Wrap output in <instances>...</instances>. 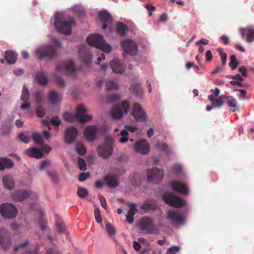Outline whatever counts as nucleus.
Returning <instances> with one entry per match:
<instances>
[{"mask_svg":"<svg viewBox=\"0 0 254 254\" xmlns=\"http://www.w3.org/2000/svg\"><path fill=\"white\" fill-rule=\"evenodd\" d=\"M32 139L35 144L38 145H42L43 144V139L41 135L37 132L33 133L32 134Z\"/></svg>","mask_w":254,"mask_h":254,"instance_id":"obj_39","label":"nucleus"},{"mask_svg":"<svg viewBox=\"0 0 254 254\" xmlns=\"http://www.w3.org/2000/svg\"><path fill=\"white\" fill-rule=\"evenodd\" d=\"M56 229L60 234H63L65 231V225L62 220L60 216L57 213L54 214Z\"/></svg>","mask_w":254,"mask_h":254,"instance_id":"obj_25","label":"nucleus"},{"mask_svg":"<svg viewBox=\"0 0 254 254\" xmlns=\"http://www.w3.org/2000/svg\"><path fill=\"white\" fill-rule=\"evenodd\" d=\"M239 72H241L244 77L247 76V69L244 66H242L239 68Z\"/></svg>","mask_w":254,"mask_h":254,"instance_id":"obj_63","label":"nucleus"},{"mask_svg":"<svg viewBox=\"0 0 254 254\" xmlns=\"http://www.w3.org/2000/svg\"><path fill=\"white\" fill-rule=\"evenodd\" d=\"M76 151L79 155H84L86 152V149L83 144L78 142L76 144Z\"/></svg>","mask_w":254,"mask_h":254,"instance_id":"obj_43","label":"nucleus"},{"mask_svg":"<svg viewBox=\"0 0 254 254\" xmlns=\"http://www.w3.org/2000/svg\"><path fill=\"white\" fill-rule=\"evenodd\" d=\"M110 66L113 71L116 73H122L125 70L123 64L118 59L112 60L110 63Z\"/></svg>","mask_w":254,"mask_h":254,"instance_id":"obj_23","label":"nucleus"},{"mask_svg":"<svg viewBox=\"0 0 254 254\" xmlns=\"http://www.w3.org/2000/svg\"><path fill=\"white\" fill-rule=\"evenodd\" d=\"M2 183L4 187L8 190H12L14 187V180L10 175L3 177Z\"/></svg>","mask_w":254,"mask_h":254,"instance_id":"obj_32","label":"nucleus"},{"mask_svg":"<svg viewBox=\"0 0 254 254\" xmlns=\"http://www.w3.org/2000/svg\"><path fill=\"white\" fill-rule=\"evenodd\" d=\"M227 103L230 107L234 108L233 111H235L236 109L237 108L236 101L235 99H231V100H228L227 102Z\"/></svg>","mask_w":254,"mask_h":254,"instance_id":"obj_56","label":"nucleus"},{"mask_svg":"<svg viewBox=\"0 0 254 254\" xmlns=\"http://www.w3.org/2000/svg\"><path fill=\"white\" fill-rule=\"evenodd\" d=\"M98 130V127L96 126H87L84 131L86 139L89 141H93L96 138Z\"/></svg>","mask_w":254,"mask_h":254,"instance_id":"obj_20","label":"nucleus"},{"mask_svg":"<svg viewBox=\"0 0 254 254\" xmlns=\"http://www.w3.org/2000/svg\"><path fill=\"white\" fill-rule=\"evenodd\" d=\"M36 115L39 118H43L45 114V111L41 105H39L36 109Z\"/></svg>","mask_w":254,"mask_h":254,"instance_id":"obj_50","label":"nucleus"},{"mask_svg":"<svg viewBox=\"0 0 254 254\" xmlns=\"http://www.w3.org/2000/svg\"><path fill=\"white\" fill-rule=\"evenodd\" d=\"M57 68L59 71L63 70L67 72L71 76H76L74 62L71 60L64 63L62 65H58Z\"/></svg>","mask_w":254,"mask_h":254,"instance_id":"obj_15","label":"nucleus"},{"mask_svg":"<svg viewBox=\"0 0 254 254\" xmlns=\"http://www.w3.org/2000/svg\"><path fill=\"white\" fill-rule=\"evenodd\" d=\"M62 96L54 90L49 91V104L56 105L62 100Z\"/></svg>","mask_w":254,"mask_h":254,"instance_id":"obj_28","label":"nucleus"},{"mask_svg":"<svg viewBox=\"0 0 254 254\" xmlns=\"http://www.w3.org/2000/svg\"><path fill=\"white\" fill-rule=\"evenodd\" d=\"M128 206L130 209L128 210L127 214L126 216V220L129 224L133 222V216L137 211L136 205L134 203H129Z\"/></svg>","mask_w":254,"mask_h":254,"instance_id":"obj_27","label":"nucleus"},{"mask_svg":"<svg viewBox=\"0 0 254 254\" xmlns=\"http://www.w3.org/2000/svg\"><path fill=\"white\" fill-rule=\"evenodd\" d=\"M164 176V171L162 170L154 168L148 170L147 177L148 182L158 183Z\"/></svg>","mask_w":254,"mask_h":254,"instance_id":"obj_9","label":"nucleus"},{"mask_svg":"<svg viewBox=\"0 0 254 254\" xmlns=\"http://www.w3.org/2000/svg\"><path fill=\"white\" fill-rule=\"evenodd\" d=\"M52 44L49 45V59L52 58L56 55V51L58 48H61L62 43L56 38H52Z\"/></svg>","mask_w":254,"mask_h":254,"instance_id":"obj_24","label":"nucleus"},{"mask_svg":"<svg viewBox=\"0 0 254 254\" xmlns=\"http://www.w3.org/2000/svg\"><path fill=\"white\" fill-rule=\"evenodd\" d=\"M121 45L125 53L131 56H134L137 54V47L136 43L132 40H126L122 42Z\"/></svg>","mask_w":254,"mask_h":254,"instance_id":"obj_10","label":"nucleus"},{"mask_svg":"<svg viewBox=\"0 0 254 254\" xmlns=\"http://www.w3.org/2000/svg\"><path fill=\"white\" fill-rule=\"evenodd\" d=\"M13 165L12 161L7 158H0V170H3L5 168H10Z\"/></svg>","mask_w":254,"mask_h":254,"instance_id":"obj_35","label":"nucleus"},{"mask_svg":"<svg viewBox=\"0 0 254 254\" xmlns=\"http://www.w3.org/2000/svg\"><path fill=\"white\" fill-rule=\"evenodd\" d=\"M98 16L100 20L104 23L103 29H106L108 25L112 23V15L107 11H100L98 13Z\"/></svg>","mask_w":254,"mask_h":254,"instance_id":"obj_19","label":"nucleus"},{"mask_svg":"<svg viewBox=\"0 0 254 254\" xmlns=\"http://www.w3.org/2000/svg\"><path fill=\"white\" fill-rule=\"evenodd\" d=\"M19 139L23 142L27 143L29 141V137L23 133H20L19 134Z\"/></svg>","mask_w":254,"mask_h":254,"instance_id":"obj_60","label":"nucleus"},{"mask_svg":"<svg viewBox=\"0 0 254 254\" xmlns=\"http://www.w3.org/2000/svg\"><path fill=\"white\" fill-rule=\"evenodd\" d=\"M162 199L168 205L176 208H180L185 205L184 200L171 193L164 194Z\"/></svg>","mask_w":254,"mask_h":254,"instance_id":"obj_7","label":"nucleus"},{"mask_svg":"<svg viewBox=\"0 0 254 254\" xmlns=\"http://www.w3.org/2000/svg\"><path fill=\"white\" fill-rule=\"evenodd\" d=\"M77 195L81 198H84L88 195V191L87 189L79 188L77 190Z\"/></svg>","mask_w":254,"mask_h":254,"instance_id":"obj_47","label":"nucleus"},{"mask_svg":"<svg viewBox=\"0 0 254 254\" xmlns=\"http://www.w3.org/2000/svg\"><path fill=\"white\" fill-rule=\"evenodd\" d=\"M104 181L106 184L109 188H115L119 185L118 178L113 175L110 174L107 175L104 178Z\"/></svg>","mask_w":254,"mask_h":254,"instance_id":"obj_26","label":"nucleus"},{"mask_svg":"<svg viewBox=\"0 0 254 254\" xmlns=\"http://www.w3.org/2000/svg\"><path fill=\"white\" fill-rule=\"evenodd\" d=\"M118 88V84L113 81H108L106 83V89L107 90H114Z\"/></svg>","mask_w":254,"mask_h":254,"instance_id":"obj_44","label":"nucleus"},{"mask_svg":"<svg viewBox=\"0 0 254 254\" xmlns=\"http://www.w3.org/2000/svg\"><path fill=\"white\" fill-rule=\"evenodd\" d=\"M230 62L229 66L232 70H235L239 65V62L237 60L236 56L232 55L230 57Z\"/></svg>","mask_w":254,"mask_h":254,"instance_id":"obj_42","label":"nucleus"},{"mask_svg":"<svg viewBox=\"0 0 254 254\" xmlns=\"http://www.w3.org/2000/svg\"><path fill=\"white\" fill-rule=\"evenodd\" d=\"M61 120L58 117H55L52 118L50 122H49V124L50 123L55 127L59 126L61 124Z\"/></svg>","mask_w":254,"mask_h":254,"instance_id":"obj_54","label":"nucleus"},{"mask_svg":"<svg viewBox=\"0 0 254 254\" xmlns=\"http://www.w3.org/2000/svg\"><path fill=\"white\" fill-rule=\"evenodd\" d=\"M180 251V248L178 246H173L170 248L167 252L166 254H175V252H178Z\"/></svg>","mask_w":254,"mask_h":254,"instance_id":"obj_55","label":"nucleus"},{"mask_svg":"<svg viewBox=\"0 0 254 254\" xmlns=\"http://www.w3.org/2000/svg\"><path fill=\"white\" fill-rule=\"evenodd\" d=\"M101 205L105 209H106L107 208V203H106V200L105 198V197L103 196L99 195V196Z\"/></svg>","mask_w":254,"mask_h":254,"instance_id":"obj_61","label":"nucleus"},{"mask_svg":"<svg viewBox=\"0 0 254 254\" xmlns=\"http://www.w3.org/2000/svg\"><path fill=\"white\" fill-rule=\"evenodd\" d=\"M130 90L132 92L136 95L138 97H141L142 94V90L139 84H132L130 86Z\"/></svg>","mask_w":254,"mask_h":254,"instance_id":"obj_37","label":"nucleus"},{"mask_svg":"<svg viewBox=\"0 0 254 254\" xmlns=\"http://www.w3.org/2000/svg\"><path fill=\"white\" fill-rule=\"evenodd\" d=\"M171 187L174 191L182 194H188L189 192L188 187L184 183L179 181H173L171 183Z\"/></svg>","mask_w":254,"mask_h":254,"instance_id":"obj_18","label":"nucleus"},{"mask_svg":"<svg viewBox=\"0 0 254 254\" xmlns=\"http://www.w3.org/2000/svg\"><path fill=\"white\" fill-rule=\"evenodd\" d=\"M53 238L49 236V254H61L57 247L53 243Z\"/></svg>","mask_w":254,"mask_h":254,"instance_id":"obj_34","label":"nucleus"},{"mask_svg":"<svg viewBox=\"0 0 254 254\" xmlns=\"http://www.w3.org/2000/svg\"><path fill=\"white\" fill-rule=\"evenodd\" d=\"M35 54L40 60L48 56V45H45L36 49Z\"/></svg>","mask_w":254,"mask_h":254,"instance_id":"obj_30","label":"nucleus"},{"mask_svg":"<svg viewBox=\"0 0 254 254\" xmlns=\"http://www.w3.org/2000/svg\"><path fill=\"white\" fill-rule=\"evenodd\" d=\"M131 115L137 122H145L146 121L147 115L138 103L133 104Z\"/></svg>","mask_w":254,"mask_h":254,"instance_id":"obj_8","label":"nucleus"},{"mask_svg":"<svg viewBox=\"0 0 254 254\" xmlns=\"http://www.w3.org/2000/svg\"><path fill=\"white\" fill-rule=\"evenodd\" d=\"M5 59L7 64H12L17 60V55L13 51H7L5 53Z\"/></svg>","mask_w":254,"mask_h":254,"instance_id":"obj_31","label":"nucleus"},{"mask_svg":"<svg viewBox=\"0 0 254 254\" xmlns=\"http://www.w3.org/2000/svg\"><path fill=\"white\" fill-rule=\"evenodd\" d=\"M77 129L72 126L68 127L65 133V141L67 143H70L74 141L77 135Z\"/></svg>","mask_w":254,"mask_h":254,"instance_id":"obj_21","label":"nucleus"},{"mask_svg":"<svg viewBox=\"0 0 254 254\" xmlns=\"http://www.w3.org/2000/svg\"><path fill=\"white\" fill-rule=\"evenodd\" d=\"M138 225L140 229L147 234H156L158 233V228L150 218L144 217L141 218Z\"/></svg>","mask_w":254,"mask_h":254,"instance_id":"obj_4","label":"nucleus"},{"mask_svg":"<svg viewBox=\"0 0 254 254\" xmlns=\"http://www.w3.org/2000/svg\"><path fill=\"white\" fill-rule=\"evenodd\" d=\"M217 51L219 53L221 59L222 61V64L223 66H225L226 64V60H227V54L223 52L222 49L221 48H218L217 49Z\"/></svg>","mask_w":254,"mask_h":254,"instance_id":"obj_46","label":"nucleus"},{"mask_svg":"<svg viewBox=\"0 0 254 254\" xmlns=\"http://www.w3.org/2000/svg\"><path fill=\"white\" fill-rule=\"evenodd\" d=\"M167 219L176 225H183L185 223V217L175 211L169 210L168 212Z\"/></svg>","mask_w":254,"mask_h":254,"instance_id":"obj_11","label":"nucleus"},{"mask_svg":"<svg viewBox=\"0 0 254 254\" xmlns=\"http://www.w3.org/2000/svg\"><path fill=\"white\" fill-rule=\"evenodd\" d=\"M63 117L64 119L67 121L72 122V116L68 113H64L63 115Z\"/></svg>","mask_w":254,"mask_h":254,"instance_id":"obj_64","label":"nucleus"},{"mask_svg":"<svg viewBox=\"0 0 254 254\" xmlns=\"http://www.w3.org/2000/svg\"><path fill=\"white\" fill-rule=\"evenodd\" d=\"M222 97H223L225 99H227V97L225 96H221L219 98H217V99L215 100V102L214 103H215L216 106L218 107H221L224 103L223 101L221 99Z\"/></svg>","mask_w":254,"mask_h":254,"instance_id":"obj_59","label":"nucleus"},{"mask_svg":"<svg viewBox=\"0 0 254 254\" xmlns=\"http://www.w3.org/2000/svg\"><path fill=\"white\" fill-rule=\"evenodd\" d=\"M0 214L4 219H13L17 216L18 210L12 204L3 203L0 205Z\"/></svg>","mask_w":254,"mask_h":254,"instance_id":"obj_5","label":"nucleus"},{"mask_svg":"<svg viewBox=\"0 0 254 254\" xmlns=\"http://www.w3.org/2000/svg\"><path fill=\"white\" fill-rule=\"evenodd\" d=\"M49 177L50 178L51 181L55 184H57L59 182L58 175L54 172L49 171Z\"/></svg>","mask_w":254,"mask_h":254,"instance_id":"obj_53","label":"nucleus"},{"mask_svg":"<svg viewBox=\"0 0 254 254\" xmlns=\"http://www.w3.org/2000/svg\"><path fill=\"white\" fill-rule=\"evenodd\" d=\"M89 173L88 172H84L81 173L78 178V180L80 182H83L85 181L89 177Z\"/></svg>","mask_w":254,"mask_h":254,"instance_id":"obj_57","label":"nucleus"},{"mask_svg":"<svg viewBox=\"0 0 254 254\" xmlns=\"http://www.w3.org/2000/svg\"><path fill=\"white\" fill-rule=\"evenodd\" d=\"M156 204L151 200L144 202L141 206V209L144 211L155 210L156 209Z\"/></svg>","mask_w":254,"mask_h":254,"instance_id":"obj_33","label":"nucleus"},{"mask_svg":"<svg viewBox=\"0 0 254 254\" xmlns=\"http://www.w3.org/2000/svg\"><path fill=\"white\" fill-rule=\"evenodd\" d=\"M87 42L91 46L106 53L111 50V46L106 43L103 36L100 34H91L86 39Z\"/></svg>","mask_w":254,"mask_h":254,"instance_id":"obj_2","label":"nucleus"},{"mask_svg":"<svg viewBox=\"0 0 254 254\" xmlns=\"http://www.w3.org/2000/svg\"><path fill=\"white\" fill-rule=\"evenodd\" d=\"M86 112L87 109L82 105H78L76 107L75 117L79 122L84 123L92 120V116L85 114Z\"/></svg>","mask_w":254,"mask_h":254,"instance_id":"obj_12","label":"nucleus"},{"mask_svg":"<svg viewBox=\"0 0 254 254\" xmlns=\"http://www.w3.org/2000/svg\"><path fill=\"white\" fill-rule=\"evenodd\" d=\"M157 147L160 151L169 154L171 152V149L166 143L158 142Z\"/></svg>","mask_w":254,"mask_h":254,"instance_id":"obj_40","label":"nucleus"},{"mask_svg":"<svg viewBox=\"0 0 254 254\" xmlns=\"http://www.w3.org/2000/svg\"><path fill=\"white\" fill-rule=\"evenodd\" d=\"M47 145H45L43 149H39L36 147H30L25 150V154L29 157L36 159L42 158L43 156V150L45 153L48 152Z\"/></svg>","mask_w":254,"mask_h":254,"instance_id":"obj_14","label":"nucleus"},{"mask_svg":"<svg viewBox=\"0 0 254 254\" xmlns=\"http://www.w3.org/2000/svg\"><path fill=\"white\" fill-rule=\"evenodd\" d=\"M113 140L111 136H107L105 137V142L99 145L97 148L98 155L104 159L109 158L113 154Z\"/></svg>","mask_w":254,"mask_h":254,"instance_id":"obj_3","label":"nucleus"},{"mask_svg":"<svg viewBox=\"0 0 254 254\" xmlns=\"http://www.w3.org/2000/svg\"><path fill=\"white\" fill-rule=\"evenodd\" d=\"M34 80L42 86H45L48 84V79L46 73L43 71L37 72L34 77Z\"/></svg>","mask_w":254,"mask_h":254,"instance_id":"obj_29","label":"nucleus"},{"mask_svg":"<svg viewBox=\"0 0 254 254\" xmlns=\"http://www.w3.org/2000/svg\"><path fill=\"white\" fill-rule=\"evenodd\" d=\"M129 103L127 101H123L114 106L111 111V117L116 120L123 118L129 109Z\"/></svg>","mask_w":254,"mask_h":254,"instance_id":"obj_6","label":"nucleus"},{"mask_svg":"<svg viewBox=\"0 0 254 254\" xmlns=\"http://www.w3.org/2000/svg\"><path fill=\"white\" fill-rule=\"evenodd\" d=\"M29 244V241L28 240H25L23 243H22L21 244L17 246H16L14 248V251L15 252H17L20 249L23 248L25 247L26 246H27Z\"/></svg>","mask_w":254,"mask_h":254,"instance_id":"obj_58","label":"nucleus"},{"mask_svg":"<svg viewBox=\"0 0 254 254\" xmlns=\"http://www.w3.org/2000/svg\"><path fill=\"white\" fill-rule=\"evenodd\" d=\"M94 215H95V218L96 220V221L98 223H100L102 221V217L100 214V211L99 208H97L95 209L94 211Z\"/></svg>","mask_w":254,"mask_h":254,"instance_id":"obj_52","label":"nucleus"},{"mask_svg":"<svg viewBox=\"0 0 254 254\" xmlns=\"http://www.w3.org/2000/svg\"><path fill=\"white\" fill-rule=\"evenodd\" d=\"M31 191L25 190H19L12 193L11 197L14 201H21L27 199L30 195Z\"/></svg>","mask_w":254,"mask_h":254,"instance_id":"obj_17","label":"nucleus"},{"mask_svg":"<svg viewBox=\"0 0 254 254\" xmlns=\"http://www.w3.org/2000/svg\"><path fill=\"white\" fill-rule=\"evenodd\" d=\"M56 82L57 84L61 87H64L65 85V80L60 76L56 75L55 76Z\"/></svg>","mask_w":254,"mask_h":254,"instance_id":"obj_51","label":"nucleus"},{"mask_svg":"<svg viewBox=\"0 0 254 254\" xmlns=\"http://www.w3.org/2000/svg\"><path fill=\"white\" fill-rule=\"evenodd\" d=\"M106 229L107 233L110 236H114L116 233V229L114 226L110 223H108L106 225Z\"/></svg>","mask_w":254,"mask_h":254,"instance_id":"obj_48","label":"nucleus"},{"mask_svg":"<svg viewBox=\"0 0 254 254\" xmlns=\"http://www.w3.org/2000/svg\"><path fill=\"white\" fill-rule=\"evenodd\" d=\"M74 24V20L72 18L66 20L62 13L58 12L55 16V25L59 32L69 35L71 34V27Z\"/></svg>","mask_w":254,"mask_h":254,"instance_id":"obj_1","label":"nucleus"},{"mask_svg":"<svg viewBox=\"0 0 254 254\" xmlns=\"http://www.w3.org/2000/svg\"><path fill=\"white\" fill-rule=\"evenodd\" d=\"M29 98V92L28 88L26 85H24L22 88V94L20 97V99L24 102H26L28 101Z\"/></svg>","mask_w":254,"mask_h":254,"instance_id":"obj_41","label":"nucleus"},{"mask_svg":"<svg viewBox=\"0 0 254 254\" xmlns=\"http://www.w3.org/2000/svg\"><path fill=\"white\" fill-rule=\"evenodd\" d=\"M78 167L82 171H85L87 169V165L84 159L78 157Z\"/></svg>","mask_w":254,"mask_h":254,"instance_id":"obj_45","label":"nucleus"},{"mask_svg":"<svg viewBox=\"0 0 254 254\" xmlns=\"http://www.w3.org/2000/svg\"><path fill=\"white\" fill-rule=\"evenodd\" d=\"M220 39L223 42V44L225 45H228L229 44V38L226 35H222L220 37Z\"/></svg>","mask_w":254,"mask_h":254,"instance_id":"obj_62","label":"nucleus"},{"mask_svg":"<svg viewBox=\"0 0 254 254\" xmlns=\"http://www.w3.org/2000/svg\"><path fill=\"white\" fill-rule=\"evenodd\" d=\"M134 150L137 153L146 154L149 152V144L145 139L139 140L135 143Z\"/></svg>","mask_w":254,"mask_h":254,"instance_id":"obj_16","label":"nucleus"},{"mask_svg":"<svg viewBox=\"0 0 254 254\" xmlns=\"http://www.w3.org/2000/svg\"><path fill=\"white\" fill-rule=\"evenodd\" d=\"M80 58L81 60L87 64H89L91 63L92 61V55L88 52H85L84 54H80Z\"/></svg>","mask_w":254,"mask_h":254,"instance_id":"obj_38","label":"nucleus"},{"mask_svg":"<svg viewBox=\"0 0 254 254\" xmlns=\"http://www.w3.org/2000/svg\"><path fill=\"white\" fill-rule=\"evenodd\" d=\"M43 98V93L41 91H37L35 93V99L36 103L38 105H40L42 102Z\"/></svg>","mask_w":254,"mask_h":254,"instance_id":"obj_49","label":"nucleus"},{"mask_svg":"<svg viewBox=\"0 0 254 254\" xmlns=\"http://www.w3.org/2000/svg\"><path fill=\"white\" fill-rule=\"evenodd\" d=\"M11 245L8 231L4 229L0 230V246L3 250L9 249Z\"/></svg>","mask_w":254,"mask_h":254,"instance_id":"obj_13","label":"nucleus"},{"mask_svg":"<svg viewBox=\"0 0 254 254\" xmlns=\"http://www.w3.org/2000/svg\"><path fill=\"white\" fill-rule=\"evenodd\" d=\"M128 30L127 27L124 24L119 22L117 24V32L121 35H124Z\"/></svg>","mask_w":254,"mask_h":254,"instance_id":"obj_36","label":"nucleus"},{"mask_svg":"<svg viewBox=\"0 0 254 254\" xmlns=\"http://www.w3.org/2000/svg\"><path fill=\"white\" fill-rule=\"evenodd\" d=\"M240 33L244 38L246 37V42L252 43L254 41V29L251 28H245L240 29Z\"/></svg>","mask_w":254,"mask_h":254,"instance_id":"obj_22","label":"nucleus"}]
</instances>
